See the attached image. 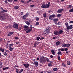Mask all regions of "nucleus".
<instances>
[{
  "label": "nucleus",
  "mask_w": 73,
  "mask_h": 73,
  "mask_svg": "<svg viewBox=\"0 0 73 73\" xmlns=\"http://www.w3.org/2000/svg\"><path fill=\"white\" fill-rule=\"evenodd\" d=\"M23 28H24V31H26V33H30L31 32V31H32V25H30L29 29V27H28V26L25 25L23 27Z\"/></svg>",
  "instance_id": "nucleus-1"
},
{
  "label": "nucleus",
  "mask_w": 73,
  "mask_h": 73,
  "mask_svg": "<svg viewBox=\"0 0 73 73\" xmlns=\"http://www.w3.org/2000/svg\"><path fill=\"white\" fill-rule=\"evenodd\" d=\"M50 2H48L47 4L45 5V4H43L41 6V8H49L50 7Z\"/></svg>",
  "instance_id": "nucleus-2"
},
{
  "label": "nucleus",
  "mask_w": 73,
  "mask_h": 73,
  "mask_svg": "<svg viewBox=\"0 0 73 73\" xmlns=\"http://www.w3.org/2000/svg\"><path fill=\"white\" fill-rule=\"evenodd\" d=\"M45 57L44 56H42L40 58V62L42 64H45Z\"/></svg>",
  "instance_id": "nucleus-3"
},
{
  "label": "nucleus",
  "mask_w": 73,
  "mask_h": 73,
  "mask_svg": "<svg viewBox=\"0 0 73 73\" xmlns=\"http://www.w3.org/2000/svg\"><path fill=\"white\" fill-rule=\"evenodd\" d=\"M51 28L50 27H48L46 28V30H45V31L46 32V33L47 34H49L50 33V31Z\"/></svg>",
  "instance_id": "nucleus-4"
},
{
  "label": "nucleus",
  "mask_w": 73,
  "mask_h": 73,
  "mask_svg": "<svg viewBox=\"0 0 73 73\" xmlns=\"http://www.w3.org/2000/svg\"><path fill=\"white\" fill-rule=\"evenodd\" d=\"M56 17V15L54 14H53L52 15L50 16V17L49 18V20H53V18H54Z\"/></svg>",
  "instance_id": "nucleus-5"
},
{
  "label": "nucleus",
  "mask_w": 73,
  "mask_h": 73,
  "mask_svg": "<svg viewBox=\"0 0 73 73\" xmlns=\"http://www.w3.org/2000/svg\"><path fill=\"white\" fill-rule=\"evenodd\" d=\"M73 25H70V26H68L67 27V29H68V30H70V29H72L73 28Z\"/></svg>",
  "instance_id": "nucleus-6"
},
{
  "label": "nucleus",
  "mask_w": 73,
  "mask_h": 73,
  "mask_svg": "<svg viewBox=\"0 0 73 73\" xmlns=\"http://www.w3.org/2000/svg\"><path fill=\"white\" fill-rule=\"evenodd\" d=\"M13 27L15 29H18V24H17V23L14 24L13 25Z\"/></svg>",
  "instance_id": "nucleus-7"
},
{
  "label": "nucleus",
  "mask_w": 73,
  "mask_h": 73,
  "mask_svg": "<svg viewBox=\"0 0 73 73\" xmlns=\"http://www.w3.org/2000/svg\"><path fill=\"white\" fill-rule=\"evenodd\" d=\"M63 11H64V9H59L57 11V13H61Z\"/></svg>",
  "instance_id": "nucleus-8"
},
{
  "label": "nucleus",
  "mask_w": 73,
  "mask_h": 73,
  "mask_svg": "<svg viewBox=\"0 0 73 73\" xmlns=\"http://www.w3.org/2000/svg\"><path fill=\"white\" fill-rule=\"evenodd\" d=\"M23 65L25 67V68H28V67H29V66L30 64H29L28 63H27L26 64H24Z\"/></svg>",
  "instance_id": "nucleus-9"
},
{
  "label": "nucleus",
  "mask_w": 73,
  "mask_h": 73,
  "mask_svg": "<svg viewBox=\"0 0 73 73\" xmlns=\"http://www.w3.org/2000/svg\"><path fill=\"white\" fill-rule=\"evenodd\" d=\"M54 34L55 35H59V33H58V31H54Z\"/></svg>",
  "instance_id": "nucleus-10"
},
{
  "label": "nucleus",
  "mask_w": 73,
  "mask_h": 73,
  "mask_svg": "<svg viewBox=\"0 0 73 73\" xmlns=\"http://www.w3.org/2000/svg\"><path fill=\"white\" fill-rule=\"evenodd\" d=\"M33 64L35 65V66H37L38 65V62L36 61L34 62L33 63Z\"/></svg>",
  "instance_id": "nucleus-11"
},
{
  "label": "nucleus",
  "mask_w": 73,
  "mask_h": 73,
  "mask_svg": "<svg viewBox=\"0 0 73 73\" xmlns=\"http://www.w3.org/2000/svg\"><path fill=\"white\" fill-rule=\"evenodd\" d=\"M54 23H55L57 25V21H58V19H55L54 20H53Z\"/></svg>",
  "instance_id": "nucleus-12"
},
{
  "label": "nucleus",
  "mask_w": 73,
  "mask_h": 73,
  "mask_svg": "<svg viewBox=\"0 0 73 73\" xmlns=\"http://www.w3.org/2000/svg\"><path fill=\"white\" fill-rule=\"evenodd\" d=\"M19 8V6L17 5H16L14 7V9H16V10H17Z\"/></svg>",
  "instance_id": "nucleus-13"
},
{
  "label": "nucleus",
  "mask_w": 73,
  "mask_h": 73,
  "mask_svg": "<svg viewBox=\"0 0 73 73\" xmlns=\"http://www.w3.org/2000/svg\"><path fill=\"white\" fill-rule=\"evenodd\" d=\"M13 33L12 32H10L9 33V34H7V36H11L12 35H13Z\"/></svg>",
  "instance_id": "nucleus-14"
},
{
  "label": "nucleus",
  "mask_w": 73,
  "mask_h": 73,
  "mask_svg": "<svg viewBox=\"0 0 73 73\" xmlns=\"http://www.w3.org/2000/svg\"><path fill=\"white\" fill-rule=\"evenodd\" d=\"M5 15H3L0 16V19H1V20H3V18L4 17H5Z\"/></svg>",
  "instance_id": "nucleus-15"
},
{
  "label": "nucleus",
  "mask_w": 73,
  "mask_h": 73,
  "mask_svg": "<svg viewBox=\"0 0 73 73\" xmlns=\"http://www.w3.org/2000/svg\"><path fill=\"white\" fill-rule=\"evenodd\" d=\"M63 32H64V31L61 30H60L58 32L59 35H61V34H62V33Z\"/></svg>",
  "instance_id": "nucleus-16"
},
{
  "label": "nucleus",
  "mask_w": 73,
  "mask_h": 73,
  "mask_svg": "<svg viewBox=\"0 0 73 73\" xmlns=\"http://www.w3.org/2000/svg\"><path fill=\"white\" fill-rule=\"evenodd\" d=\"M51 63H52V62H51L50 63H49L48 65V66H49V67L50 66H52V64H51Z\"/></svg>",
  "instance_id": "nucleus-17"
},
{
  "label": "nucleus",
  "mask_w": 73,
  "mask_h": 73,
  "mask_svg": "<svg viewBox=\"0 0 73 73\" xmlns=\"http://www.w3.org/2000/svg\"><path fill=\"white\" fill-rule=\"evenodd\" d=\"M60 41H59L57 42H56V46H58V45H60Z\"/></svg>",
  "instance_id": "nucleus-18"
},
{
  "label": "nucleus",
  "mask_w": 73,
  "mask_h": 73,
  "mask_svg": "<svg viewBox=\"0 0 73 73\" xmlns=\"http://www.w3.org/2000/svg\"><path fill=\"white\" fill-rule=\"evenodd\" d=\"M51 52H52V54L53 55H55V52L53 50H51Z\"/></svg>",
  "instance_id": "nucleus-19"
},
{
  "label": "nucleus",
  "mask_w": 73,
  "mask_h": 73,
  "mask_svg": "<svg viewBox=\"0 0 73 73\" xmlns=\"http://www.w3.org/2000/svg\"><path fill=\"white\" fill-rule=\"evenodd\" d=\"M53 70L55 72H56V71H58V70L57 68H54L53 69Z\"/></svg>",
  "instance_id": "nucleus-20"
},
{
  "label": "nucleus",
  "mask_w": 73,
  "mask_h": 73,
  "mask_svg": "<svg viewBox=\"0 0 73 73\" xmlns=\"http://www.w3.org/2000/svg\"><path fill=\"white\" fill-rule=\"evenodd\" d=\"M67 64L68 65H70L71 64V62H70V61H68L67 62Z\"/></svg>",
  "instance_id": "nucleus-21"
},
{
  "label": "nucleus",
  "mask_w": 73,
  "mask_h": 73,
  "mask_svg": "<svg viewBox=\"0 0 73 73\" xmlns=\"http://www.w3.org/2000/svg\"><path fill=\"white\" fill-rule=\"evenodd\" d=\"M26 18H27V17L25 15L23 16V17H22L23 19V20H25Z\"/></svg>",
  "instance_id": "nucleus-22"
},
{
  "label": "nucleus",
  "mask_w": 73,
  "mask_h": 73,
  "mask_svg": "<svg viewBox=\"0 0 73 73\" xmlns=\"http://www.w3.org/2000/svg\"><path fill=\"white\" fill-rule=\"evenodd\" d=\"M30 15V13L28 12H27L26 13V14H25V15L27 17H28V16H29V15Z\"/></svg>",
  "instance_id": "nucleus-23"
},
{
  "label": "nucleus",
  "mask_w": 73,
  "mask_h": 73,
  "mask_svg": "<svg viewBox=\"0 0 73 73\" xmlns=\"http://www.w3.org/2000/svg\"><path fill=\"white\" fill-rule=\"evenodd\" d=\"M71 45V44H70L68 43L67 44H66V47H67V48H68V47H69V46H70Z\"/></svg>",
  "instance_id": "nucleus-24"
},
{
  "label": "nucleus",
  "mask_w": 73,
  "mask_h": 73,
  "mask_svg": "<svg viewBox=\"0 0 73 73\" xmlns=\"http://www.w3.org/2000/svg\"><path fill=\"white\" fill-rule=\"evenodd\" d=\"M45 57L46 58L45 61H47V62H50L49 59H48V58Z\"/></svg>",
  "instance_id": "nucleus-25"
},
{
  "label": "nucleus",
  "mask_w": 73,
  "mask_h": 73,
  "mask_svg": "<svg viewBox=\"0 0 73 73\" xmlns=\"http://www.w3.org/2000/svg\"><path fill=\"white\" fill-rule=\"evenodd\" d=\"M57 54L58 55H60V56H61V55H62V53L61 52H58L57 53Z\"/></svg>",
  "instance_id": "nucleus-26"
},
{
  "label": "nucleus",
  "mask_w": 73,
  "mask_h": 73,
  "mask_svg": "<svg viewBox=\"0 0 73 73\" xmlns=\"http://www.w3.org/2000/svg\"><path fill=\"white\" fill-rule=\"evenodd\" d=\"M43 15L44 17H46V13H43Z\"/></svg>",
  "instance_id": "nucleus-27"
},
{
  "label": "nucleus",
  "mask_w": 73,
  "mask_h": 73,
  "mask_svg": "<svg viewBox=\"0 0 73 73\" xmlns=\"http://www.w3.org/2000/svg\"><path fill=\"white\" fill-rule=\"evenodd\" d=\"M65 25L66 26V28H67V27H68V25H69V23H68L67 22H66L65 23Z\"/></svg>",
  "instance_id": "nucleus-28"
},
{
  "label": "nucleus",
  "mask_w": 73,
  "mask_h": 73,
  "mask_svg": "<svg viewBox=\"0 0 73 73\" xmlns=\"http://www.w3.org/2000/svg\"><path fill=\"white\" fill-rule=\"evenodd\" d=\"M62 47H66V44H63Z\"/></svg>",
  "instance_id": "nucleus-29"
},
{
  "label": "nucleus",
  "mask_w": 73,
  "mask_h": 73,
  "mask_svg": "<svg viewBox=\"0 0 73 73\" xmlns=\"http://www.w3.org/2000/svg\"><path fill=\"white\" fill-rule=\"evenodd\" d=\"M25 23H26V24H27V25H30V23H29V22L28 21H25Z\"/></svg>",
  "instance_id": "nucleus-30"
},
{
  "label": "nucleus",
  "mask_w": 73,
  "mask_h": 73,
  "mask_svg": "<svg viewBox=\"0 0 73 73\" xmlns=\"http://www.w3.org/2000/svg\"><path fill=\"white\" fill-rule=\"evenodd\" d=\"M69 12H73V7H72V9H71L69 11Z\"/></svg>",
  "instance_id": "nucleus-31"
},
{
  "label": "nucleus",
  "mask_w": 73,
  "mask_h": 73,
  "mask_svg": "<svg viewBox=\"0 0 73 73\" xmlns=\"http://www.w3.org/2000/svg\"><path fill=\"white\" fill-rule=\"evenodd\" d=\"M14 49V48H12V47H10L9 48V50L10 51H12V50H13Z\"/></svg>",
  "instance_id": "nucleus-32"
},
{
  "label": "nucleus",
  "mask_w": 73,
  "mask_h": 73,
  "mask_svg": "<svg viewBox=\"0 0 73 73\" xmlns=\"http://www.w3.org/2000/svg\"><path fill=\"white\" fill-rule=\"evenodd\" d=\"M40 38V37L39 36H38L36 38V40H37V41H39Z\"/></svg>",
  "instance_id": "nucleus-33"
},
{
  "label": "nucleus",
  "mask_w": 73,
  "mask_h": 73,
  "mask_svg": "<svg viewBox=\"0 0 73 73\" xmlns=\"http://www.w3.org/2000/svg\"><path fill=\"white\" fill-rule=\"evenodd\" d=\"M62 66L64 67H66V65L64 63H62Z\"/></svg>",
  "instance_id": "nucleus-34"
},
{
  "label": "nucleus",
  "mask_w": 73,
  "mask_h": 73,
  "mask_svg": "<svg viewBox=\"0 0 73 73\" xmlns=\"http://www.w3.org/2000/svg\"><path fill=\"white\" fill-rule=\"evenodd\" d=\"M1 52H4V50H5L4 49L2 48H1Z\"/></svg>",
  "instance_id": "nucleus-35"
},
{
  "label": "nucleus",
  "mask_w": 73,
  "mask_h": 73,
  "mask_svg": "<svg viewBox=\"0 0 73 73\" xmlns=\"http://www.w3.org/2000/svg\"><path fill=\"white\" fill-rule=\"evenodd\" d=\"M38 44H39V42H36L34 44L35 45H38Z\"/></svg>",
  "instance_id": "nucleus-36"
},
{
  "label": "nucleus",
  "mask_w": 73,
  "mask_h": 73,
  "mask_svg": "<svg viewBox=\"0 0 73 73\" xmlns=\"http://www.w3.org/2000/svg\"><path fill=\"white\" fill-rule=\"evenodd\" d=\"M39 24H39V23L38 22H36L35 25L36 26V25H39Z\"/></svg>",
  "instance_id": "nucleus-37"
},
{
  "label": "nucleus",
  "mask_w": 73,
  "mask_h": 73,
  "mask_svg": "<svg viewBox=\"0 0 73 73\" xmlns=\"http://www.w3.org/2000/svg\"><path fill=\"white\" fill-rule=\"evenodd\" d=\"M58 61H60L61 60V58H60V56H58Z\"/></svg>",
  "instance_id": "nucleus-38"
},
{
  "label": "nucleus",
  "mask_w": 73,
  "mask_h": 73,
  "mask_svg": "<svg viewBox=\"0 0 73 73\" xmlns=\"http://www.w3.org/2000/svg\"><path fill=\"white\" fill-rule=\"evenodd\" d=\"M36 20L37 21H38L39 20V18L37 17H36Z\"/></svg>",
  "instance_id": "nucleus-39"
},
{
  "label": "nucleus",
  "mask_w": 73,
  "mask_h": 73,
  "mask_svg": "<svg viewBox=\"0 0 73 73\" xmlns=\"http://www.w3.org/2000/svg\"><path fill=\"white\" fill-rule=\"evenodd\" d=\"M3 54L5 55V56H7V52H3Z\"/></svg>",
  "instance_id": "nucleus-40"
},
{
  "label": "nucleus",
  "mask_w": 73,
  "mask_h": 73,
  "mask_svg": "<svg viewBox=\"0 0 73 73\" xmlns=\"http://www.w3.org/2000/svg\"><path fill=\"white\" fill-rule=\"evenodd\" d=\"M34 6H35V5H30V8H32V7H34Z\"/></svg>",
  "instance_id": "nucleus-41"
},
{
  "label": "nucleus",
  "mask_w": 73,
  "mask_h": 73,
  "mask_svg": "<svg viewBox=\"0 0 73 73\" xmlns=\"http://www.w3.org/2000/svg\"><path fill=\"white\" fill-rule=\"evenodd\" d=\"M23 13H24V12H21L20 13V14H20V16H22V15H23Z\"/></svg>",
  "instance_id": "nucleus-42"
},
{
  "label": "nucleus",
  "mask_w": 73,
  "mask_h": 73,
  "mask_svg": "<svg viewBox=\"0 0 73 73\" xmlns=\"http://www.w3.org/2000/svg\"><path fill=\"white\" fill-rule=\"evenodd\" d=\"M61 15L60 14H58L57 15V16L58 17H61Z\"/></svg>",
  "instance_id": "nucleus-43"
},
{
  "label": "nucleus",
  "mask_w": 73,
  "mask_h": 73,
  "mask_svg": "<svg viewBox=\"0 0 73 73\" xmlns=\"http://www.w3.org/2000/svg\"><path fill=\"white\" fill-rule=\"evenodd\" d=\"M5 4H9V3L8 2V1L7 0H5Z\"/></svg>",
  "instance_id": "nucleus-44"
},
{
  "label": "nucleus",
  "mask_w": 73,
  "mask_h": 73,
  "mask_svg": "<svg viewBox=\"0 0 73 73\" xmlns=\"http://www.w3.org/2000/svg\"><path fill=\"white\" fill-rule=\"evenodd\" d=\"M30 2H32V0H29V1L27 2V3H29Z\"/></svg>",
  "instance_id": "nucleus-45"
},
{
  "label": "nucleus",
  "mask_w": 73,
  "mask_h": 73,
  "mask_svg": "<svg viewBox=\"0 0 73 73\" xmlns=\"http://www.w3.org/2000/svg\"><path fill=\"white\" fill-rule=\"evenodd\" d=\"M9 3H11L12 1H13V0H7Z\"/></svg>",
  "instance_id": "nucleus-46"
},
{
  "label": "nucleus",
  "mask_w": 73,
  "mask_h": 73,
  "mask_svg": "<svg viewBox=\"0 0 73 73\" xmlns=\"http://www.w3.org/2000/svg\"><path fill=\"white\" fill-rule=\"evenodd\" d=\"M64 49L65 51H68V49L67 48H66Z\"/></svg>",
  "instance_id": "nucleus-47"
},
{
  "label": "nucleus",
  "mask_w": 73,
  "mask_h": 73,
  "mask_svg": "<svg viewBox=\"0 0 73 73\" xmlns=\"http://www.w3.org/2000/svg\"><path fill=\"white\" fill-rule=\"evenodd\" d=\"M23 71V69H21V70L19 72V73H22V72Z\"/></svg>",
  "instance_id": "nucleus-48"
},
{
  "label": "nucleus",
  "mask_w": 73,
  "mask_h": 73,
  "mask_svg": "<svg viewBox=\"0 0 73 73\" xmlns=\"http://www.w3.org/2000/svg\"><path fill=\"white\" fill-rule=\"evenodd\" d=\"M15 70L16 71V72H19V69L15 68Z\"/></svg>",
  "instance_id": "nucleus-49"
},
{
  "label": "nucleus",
  "mask_w": 73,
  "mask_h": 73,
  "mask_svg": "<svg viewBox=\"0 0 73 73\" xmlns=\"http://www.w3.org/2000/svg\"><path fill=\"white\" fill-rule=\"evenodd\" d=\"M50 57L51 58H53V55H51L50 56Z\"/></svg>",
  "instance_id": "nucleus-50"
},
{
  "label": "nucleus",
  "mask_w": 73,
  "mask_h": 73,
  "mask_svg": "<svg viewBox=\"0 0 73 73\" xmlns=\"http://www.w3.org/2000/svg\"><path fill=\"white\" fill-rule=\"evenodd\" d=\"M18 30L19 31H21V27H20L18 29Z\"/></svg>",
  "instance_id": "nucleus-51"
},
{
  "label": "nucleus",
  "mask_w": 73,
  "mask_h": 73,
  "mask_svg": "<svg viewBox=\"0 0 73 73\" xmlns=\"http://www.w3.org/2000/svg\"><path fill=\"white\" fill-rule=\"evenodd\" d=\"M43 39H45V38L44 37H41L40 38V40H42Z\"/></svg>",
  "instance_id": "nucleus-52"
},
{
  "label": "nucleus",
  "mask_w": 73,
  "mask_h": 73,
  "mask_svg": "<svg viewBox=\"0 0 73 73\" xmlns=\"http://www.w3.org/2000/svg\"><path fill=\"white\" fill-rule=\"evenodd\" d=\"M61 51L62 52H64L65 50H64V48H62V49H61Z\"/></svg>",
  "instance_id": "nucleus-53"
},
{
  "label": "nucleus",
  "mask_w": 73,
  "mask_h": 73,
  "mask_svg": "<svg viewBox=\"0 0 73 73\" xmlns=\"http://www.w3.org/2000/svg\"><path fill=\"white\" fill-rule=\"evenodd\" d=\"M1 9L2 10H3V11H4V10H5V9H3V8H2V7H1Z\"/></svg>",
  "instance_id": "nucleus-54"
},
{
  "label": "nucleus",
  "mask_w": 73,
  "mask_h": 73,
  "mask_svg": "<svg viewBox=\"0 0 73 73\" xmlns=\"http://www.w3.org/2000/svg\"><path fill=\"white\" fill-rule=\"evenodd\" d=\"M56 38V37L54 36L52 37V39H53V40H55Z\"/></svg>",
  "instance_id": "nucleus-55"
},
{
  "label": "nucleus",
  "mask_w": 73,
  "mask_h": 73,
  "mask_svg": "<svg viewBox=\"0 0 73 73\" xmlns=\"http://www.w3.org/2000/svg\"><path fill=\"white\" fill-rule=\"evenodd\" d=\"M4 12H8V11L7 10H4L3 11Z\"/></svg>",
  "instance_id": "nucleus-56"
},
{
  "label": "nucleus",
  "mask_w": 73,
  "mask_h": 73,
  "mask_svg": "<svg viewBox=\"0 0 73 73\" xmlns=\"http://www.w3.org/2000/svg\"><path fill=\"white\" fill-rule=\"evenodd\" d=\"M6 70V68H3V70Z\"/></svg>",
  "instance_id": "nucleus-57"
},
{
  "label": "nucleus",
  "mask_w": 73,
  "mask_h": 73,
  "mask_svg": "<svg viewBox=\"0 0 73 73\" xmlns=\"http://www.w3.org/2000/svg\"><path fill=\"white\" fill-rule=\"evenodd\" d=\"M16 44H20V42H16Z\"/></svg>",
  "instance_id": "nucleus-58"
},
{
  "label": "nucleus",
  "mask_w": 73,
  "mask_h": 73,
  "mask_svg": "<svg viewBox=\"0 0 73 73\" xmlns=\"http://www.w3.org/2000/svg\"><path fill=\"white\" fill-rule=\"evenodd\" d=\"M21 3H24V1H23V0H21Z\"/></svg>",
  "instance_id": "nucleus-59"
},
{
  "label": "nucleus",
  "mask_w": 73,
  "mask_h": 73,
  "mask_svg": "<svg viewBox=\"0 0 73 73\" xmlns=\"http://www.w3.org/2000/svg\"><path fill=\"white\" fill-rule=\"evenodd\" d=\"M15 40H18V39H19V38L17 37H15Z\"/></svg>",
  "instance_id": "nucleus-60"
},
{
  "label": "nucleus",
  "mask_w": 73,
  "mask_h": 73,
  "mask_svg": "<svg viewBox=\"0 0 73 73\" xmlns=\"http://www.w3.org/2000/svg\"><path fill=\"white\" fill-rule=\"evenodd\" d=\"M70 23H73V21H71L69 22Z\"/></svg>",
  "instance_id": "nucleus-61"
},
{
  "label": "nucleus",
  "mask_w": 73,
  "mask_h": 73,
  "mask_svg": "<svg viewBox=\"0 0 73 73\" xmlns=\"http://www.w3.org/2000/svg\"><path fill=\"white\" fill-rule=\"evenodd\" d=\"M6 69H9V67H5Z\"/></svg>",
  "instance_id": "nucleus-62"
},
{
  "label": "nucleus",
  "mask_w": 73,
  "mask_h": 73,
  "mask_svg": "<svg viewBox=\"0 0 73 73\" xmlns=\"http://www.w3.org/2000/svg\"><path fill=\"white\" fill-rule=\"evenodd\" d=\"M72 6L71 5H69V6L68 7V8H71V7H72Z\"/></svg>",
  "instance_id": "nucleus-63"
},
{
  "label": "nucleus",
  "mask_w": 73,
  "mask_h": 73,
  "mask_svg": "<svg viewBox=\"0 0 73 73\" xmlns=\"http://www.w3.org/2000/svg\"><path fill=\"white\" fill-rule=\"evenodd\" d=\"M47 73H52V72L51 71H47Z\"/></svg>",
  "instance_id": "nucleus-64"
}]
</instances>
